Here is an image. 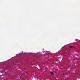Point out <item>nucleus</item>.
I'll return each instance as SVG.
<instances>
[{
	"label": "nucleus",
	"mask_w": 80,
	"mask_h": 80,
	"mask_svg": "<svg viewBox=\"0 0 80 80\" xmlns=\"http://www.w3.org/2000/svg\"><path fill=\"white\" fill-rule=\"evenodd\" d=\"M73 46H70V48H73Z\"/></svg>",
	"instance_id": "1"
},
{
	"label": "nucleus",
	"mask_w": 80,
	"mask_h": 80,
	"mask_svg": "<svg viewBox=\"0 0 80 80\" xmlns=\"http://www.w3.org/2000/svg\"><path fill=\"white\" fill-rule=\"evenodd\" d=\"M51 74L52 75H53V72H51Z\"/></svg>",
	"instance_id": "2"
},
{
	"label": "nucleus",
	"mask_w": 80,
	"mask_h": 80,
	"mask_svg": "<svg viewBox=\"0 0 80 80\" xmlns=\"http://www.w3.org/2000/svg\"><path fill=\"white\" fill-rule=\"evenodd\" d=\"M64 48V47H62V49H63V48Z\"/></svg>",
	"instance_id": "3"
},
{
	"label": "nucleus",
	"mask_w": 80,
	"mask_h": 80,
	"mask_svg": "<svg viewBox=\"0 0 80 80\" xmlns=\"http://www.w3.org/2000/svg\"><path fill=\"white\" fill-rule=\"evenodd\" d=\"M45 68L46 69H47V67H46Z\"/></svg>",
	"instance_id": "4"
},
{
	"label": "nucleus",
	"mask_w": 80,
	"mask_h": 80,
	"mask_svg": "<svg viewBox=\"0 0 80 80\" xmlns=\"http://www.w3.org/2000/svg\"><path fill=\"white\" fill-rule=\"evenodd\" d=\"M62 74H63V75H64V73H63Z\"/></svg>",
	"instance_id": "5"
}]
</instances>
